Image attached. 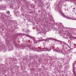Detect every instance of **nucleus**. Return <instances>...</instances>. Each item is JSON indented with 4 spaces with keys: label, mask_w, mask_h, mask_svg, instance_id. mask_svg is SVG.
Wrapping results in <instances>:
<instances>
[{
    "label": "nucleus",
    "mask_w": 76,
    "mask_h": 76,
    "mask_svg": "<svg viewBox=\"0 0 76 76\" xmlns=\"http://www.w3.org/2000/svg\"><path fill=\"white\" fill-rule=\"evenodd\" d=\"M42 50H43V51H50V50H50L48 48L47 49V48H42Z\"/></svg>",
    "instance_id": "obj_1"
},
{
    "label": "nucleus",
    "mask_w": 76,
    "mask_h": 76,
    "mask_svg": "<svg viewBox=\"0 0 76 76\" xmlns=\"http://www.w3.org/2000/svg\"><path fill=\"white\" fill-rule=\"evenodd\" d=\"M6 13L8 14L9 15H10V12H9V11H7L6 12Z\"/></svg>",
    "instance_id": "obj_2"
},
{
    "label": "nucleus",
    "mask_w": 76,
    "mask_h": 76,
    "mask_svg": "<svg viewBox=\"0 0 76 76\" xmlns=\"http://www.w3.org/2000/svg\"><path fill=\"white\" fill-rule=\"evenodd\" d=\"M54 51H55V52H58V50H57L56 49H55L54 50Z\"/></svg>",
    "instance_id": "obj_3"
},
{
    "label": "nucleus",
    "mask_w": 76,
    "mask_h": 76,
    "mask_svg": "<svg viewBox=\"0 0 76 76\" xmlns=\"http://www.w3.org/2000/svg\"><path fill=\"white\" fill-rule=\"evenodd\" d=\"M3 16H4V17H5V18H6V17H7V15H4Z\"/></svg>",
    "instance_id": "obj_4"
},
{
    "label": "nucleus",
    "mask_w": 76,
    "mask_h": 76,
    "mask_svg": "<svg viewBox=\"0 0 76 76\" xmlns=\"http://www.w3.org/2000/svg\"><path fill=\"white\" fill-rule=\"evenodd\" d=\"M53 39V38H49L48 39Z\"/></svg>",
    "instance_id": "obj_5"
},
{
    "label": "nucleus",
    "mask_w": 76,
    "mask_h": 76,
    "mask_svg": "<svg viewBox=\"0 0 76 76\" xmlns=\"http://www.w3.org/2000/svg\"><path fill=\"white\" fill-rule=\"evenodd\" d=\"M34 49L36 51H37V50H38V49H37L36 48H34Z\"/></svg>",
    "instance_id": "obj_6"
},
{
    "label": "nucleus",
    "mask_w": 76,
    "mask_h": 76,
    "mask_svg": "<svg viewBox=\"0 0 76 76\" xmlns=\"http://www.w3.org/2000/svg\"><path fill=\"white\" fill-rule=\"evenodd\" d=\"M25 35H26L27 37H28V35H27V34H25Z\"/></svg>",
    "instance_id": "obj_7"
},
{
    "label": "nucleus",
    "mask_w": 76,
    "mask_h": 76,
    "mask_svg": "<svg viewBox=\"0 0 76 76\" xmlns=\"http://www.w3.org/2000/svg\"><path fill=\"white\" fill-rule=\"evenodd\" d=\"M73 9H76V8H75V7L73 8Z\"/></svg>",
    "instance_id": "obj_8"
},
{
    "label": "nucleus",
    "mask_w": 76,
    "mask_h": 76,
    "mask_svg": "<svg viewBox=\"0 0 76 76\" xmlns=\"http://www.w3.org/2000/svg\"><path fill=\"white\" fill-rule=\"evenodd\" d=\"M68 45V47H69V45Z\"/></svg>",
    "instance_id": "obj_9"
}]
</instances>
